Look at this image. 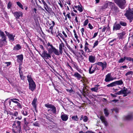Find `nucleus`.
Returning <instances> with one entry per match:
<instances>
[{
  "label": "nucleus",
  "instance_id": "obj_1",
  "mask_svg": "<svg viewBox=\"0 0 133 133\" xmlns=\"http://www.w3.org/2000/svg\"><path fill=\"white\" fill-rule=\"evenodd\" d=\"M47 45L48 46L47 48V50L48 53L50 54H51L52 53H54L57 55H59V53L58 50L54 47L52 44H51L49 43Z\"/></svg>",
  "mask_w": 133,
  "mask_h": 133
},
{
  "label": "nucleus",
  "instance_id": "obj_2",
  "mask_svg": "<svg viewBox=\"0 0 133 133\" xmlns=\"http://www.w3.org/2000/svg\"><path fill=\"white\" fill-rule=\"evenodd\" d=\"M38 52L39 54L41 55V56L43 58H45L46 59H49L51 58V56L50 54L49 53H47L46 51L44 50L43 51L42 53H41V51L39 50H36Z\"/></svg>",
  "mask_w": 133,
  "mask_h": 133
},
{
  "label": "nucleus",
  "instance_id": "obj_3",
  "mask_svg": "<svg viewBox=\"0 0 133 133\" xmlns=\"http://www.w3.org/2000/svg\"><path fill=\"white\" fill-rule=\"evenodd\" d=\"M124 15L130 20H131L133 18V9H129L127 10Z\"/></svg>",
  "mask_w": 133,
  "mask_h": 133
},
{
  "label": "nucleus",
  "instance_id": "obj_4",
  "mask_svg": "<svg viewBox=\"0 0 133 133\" xmlns=\"http://www.w3.org/2000/svg\"><path fill=\"white\" fill-rule=\"evenodd\" d=\"M115 3L122 9H124L125 6L126 1L125 0H117Z\"/></svg>",
  "mask_w": 133,
  "mask_h": 133
},
{
  "label": "nucleus",
  "instance_id": "obj_5",
  "mask_svg": "<svg viewBox=\"0 0 133 133\" xmlns=\"http://www.w3.org/2000/svg\"><path fill=\"white\" fill-rule=\"evenodd\" d=\"M123 84V82L122 80L116 81L113 82L107 85V87H112L117 85H121Z\"/></svg>",
  "mask_w": 133,
  "mask_h": 133
},
{
  "label": "nucleus",
  "instance_id": "obj_6",
  "mask_svg": "<svg viewBox=\"0 0 133 133\" xmlns=\"http://www.w3.org/2000/svg\"><path fill=\"white\" fill-rule=\"evenodd\" d=\"M99 70V69L98 66L95 64H92L91 66L89 68V73L90 74H92Z\"/></svg>",
  "mask_w": 133,
  "mask_h": 133
},
{
  "label": "nucleus",
  "instance_id": "obj_7",
  "mask_svg": "<svg viewBox=\"0 0 133 133\" xmlns=\"http://www.w3.org/2000/svg\"><path fill=\"white\" fill-rule=\"evenodd\" d=\"M115 79L111 75V73H109L105 76V81L106 82L112 81Z\"/></svg>",
  "mask_w": 133,
  "mask_h": 133
},
{
  "label": "nucleus",
  "instance_id": "obj_8",
  "mask_svg": "<svg viewBox=\"0 0 133 133\" xmlns=\"http://www.w3.org/2000/svg\"><path fill=\"white\" fill-rule=\"evenodd\" d=\"M5 32L8 36V37L9 39V40L11 42H12L14 41L15 39V35L12 34H10L8 32H7L6 31H5Z\"/></svg>",
  "mask_w": 133,
  "mask_h": 133
},
{
  "label": "nucleus",
  "instance_id": "obj_9",
  "mask_svg": "<svg viewBox=\"0 0 133 133\" xmlns=\"http://www.w3.org/2000/svg\"><path fill=\"white\" fill-rule=\"evenodd\" d=\"M13 14L17 20L19 19L20 17H22L23 16V13L21 11L16 12Z\"/></svg>",
  "mask_w": 133,
  "mask_h": 133
},
{
  "label": "nucleus",
  "instance_id": "obj_10",
  "mask_svg": "<svg viewBox=\"0 0 133 133\" xmlns=\"http://www.w3.org/2000/svg\"><path fill=\"white\" fill-rule=\"evenodd\" d=\"M29 88L32 91H34L36 87V84L34 81L29 82Z\"/></svg>",
  "mask_w": 133,
  "mask_h": 133
},
{
  "label": "nucleus",
  "instance_id": "obj_11",
  "mask_svg": "<svg viewBox=\"0 0 133 133\" xmlns=\"http://www.w3.org/2000/svg\"><path fill=\"white\" fill-rule=\"evenodd\" d=\"M45 106L47 108L51 109V110L55 114L56 113V108L54 105L51 104H45Z\"/></svg>",
  "mask_w": 133,
  "mask_h": 133
},
{
  "label": "nucleus",
  "instance_id": "obj_12",
  "mask_svg": "<svg viewBox=\"0 0 133 133\" xmlns=\"http://www.w3.org/2000/svg\"><path fill=\"white\" fill-rule=\"evenodd\" d=\"M98 65L101 66L102 67V70H103L104 69L106 68L107 67V63L105 61L102 62H98L97 63Z\"/></svg>",
  "mask_w": 133,
  "mask_h": 133
},
{
  "label": "nucleus",
  "instance_id": "obj_13",
  "mask_svg": "<svg viewBox=\"0 0 133 133\" xmlns=\"http://www.w3.org/2000/svg\"><path fill=\"white\" fill-rule=\"evenodd\" d=\"M121 28V26L119 23H117V22L115 23L113 27V30L116 31L119 30Z\"/></svg>",
  "mask_w": 133,
  "mask_h": 133
},
{
  "label": "nucleus",
  "instance_id": "obj_14",
  "mask_svg": "<svg viewBox=\"0 0 133 133\" xmlns=\"http://www.w3.org/2000/svg\"><path fill=\"white\" fill-rule=\"evenodd\" d=\"M124 89L123 90H121L122 94H123V96L125 97L127 95L129 94L130 92V91H128L127 88H125V87H124L123 89Z\"/></svg>",
  "mask_w": 133,
  "mask_h": 133
},
{
  "label": "nucleus",
  "instance_id": "obj_15",
  "mask_svg": "<svg viewBox=\"0 0 133 133\" xmlns=\"http://www.w3.org/2000/svg\"><path fill=\"white\" fill-rule=\"evenodd\" d=\"M17 61L18 63H22L23 59V55L22 54H21L16 56Z\"/></svg>",
  "mask_w": 133,
  "mask_h": 133
},
{
  "label": "nucleus",
  "instance_id": "obj_16",
  "mask_svg": "<svg viewBox=\"0 0 133 133\" xmlns=\"http://www.w3.org/2000/svg\"><path fill=\"white\" fill-rule=\"evenodd\" d=\"M19 101L18 99L16 98H14L11 99L10 100L8 101V102L9 103V105L11 107L12 106L11 105V102H12L17 104L18 102V101Z\"/></svg>",
  "mask_w": 133,
  "mask_h": 133
},
{
  "label": "nucleus",
  "instance_id": "obj_17",
  "mask_svg": "<svg viewBox=\"0 0 133 133\" xmlns=\"http://www.w3.org/2000/svg\"><path fill=\"white\" fill-rule=\"evenodd\" d=\"M111 11L114 14H116L119 11L117 7L114 5H112L111 9Z\"/></svg>",
  "mask_w": 133,
  "mask_h": 133
},
{
  "label": "nucleus",
  "instance_id": "obj_18",
  "mask_svg": "<svg viewBox=\"0 0 133 133\" xmlns=\"http://www.w3.org/2000/svg\"><path fill=\"white\" fill-rule=\"evenodd\" d=\"M88 59L90 62L91 63H94L96 61L95 57L94 56H89Z\"/></svg>",
  "mask_w": 133,
  "mask_h": 133
},
{
  "label": "nucleus",
  "instance_id": "obj_19",
  "mask_svg": "<svg viewBox=\"0 0 133 133\" xmlns=\"http://www.w3.org/2000/svg\"><path fill=\"white\" fill-rule=\"evenodd\" d=\"M61 117L63 121H66L68 119V117L66 114L62 112L61 114Z\"/></svg>",
  "mask_w": 133,
  "mask_h": 133
},
{
  "label": "nucleus",
  "instance_id": "obj_20",
  "mask_svg": "<svg viewBox=\"0 0 133 133\" xmlns=\"http://www.w3.org/2000/svg\"><path fill=\"white\" fill-rule=\"evenodd\" d=\"M22 46L19 44H17L13 48V50L16 51L19 50L22 48Z\"/></svg>",
  "mask_w": 133,
  "mask_h": 133
},
{
  "label": "nucleus",
  "instance_id": "obj_21",
  "mask_svg": "<svg viewBox=\"0 0 133 133\" xmlns=\"http://www.w3.org/2000/svg\"><path fill=\"white\" fill-rule=\"evenodd\" d=\"M126 33L125 31H123L121 33H118V37L119 39H122L124 38V36L125 35Z\"/></svg>",
  "mask_w": 133,
  "mask_h": 133
},
{
  "label": "nucleus",
  "instance_id": "obj_22",
  "mask_svg": "<svg viewBox=\"0 0 133 133\" xmlns=\"http://www.w3.org/2000/svg\"><path fill=\"white\" fill-rule=\"evenodd\" d=\"M0 35L2 37V41H6V37L4 32L0 30Z\"/></svg>",
  "mask_w": 133,
  "mask_h": 133
},
{
  "label": "nucleus",
  "instance_id": "obj_23",
  "mask_svg": "<svg viewBox=\"0 0 133 133\" xmlns=\"http://www.w3.org/2000/svg\"><path fill=\"white\" fill-rule=\"evenodd\" d=\"M89 45L88 44L86 41L85 44L84 49L85 51L87 52H89L91 51L88 48Z\"/></svg>",
  "mask_w": 133,
  "mask_h": 133
},
{
  "label": "nucleus",
  "instance_id": "obj_24",
  "mask_svg": "<svg viewBox=\"0 0 133 133\" xmlns=\"http://www.w3.org/2000/svg\"><path fill=\"white\" fill-rule=\"evenodd\" d=\"M73 75L78 80H80L82 77L81 75L77 72H75Z\"/></svg>",
  "mask_w": 133,
  "mask_h": 133
},
{
  "label": "nucleus",
  "instance_id": "obj_25",
  "mask_svg": "<svg viewBox=\"0 0 133 133\" xmlns=\"http://www.w3.org/2000/svg\"><path fill=\"white\" fill-rule=\"evenodd\" d=\"M133 71H129L125 74V76H127V78L129 79L131 78L132 76L130 75H133Z\"/></svg>",
  "mask_w": 133,
  "mask_h": 133
},
{
  "label": "nucleus",
  "instance_id": "obj_26",
  "mask_svg": "<svg viewBox=\"0 0 133 133\" xmlns=\"http://www.w3.org/2000/svg\"><path fill=\"white\" fill-rule=\"evenodd\" d=\"M32 73H29L27 76V80L28 82L34 81L32 77Z\"/></svg>",
  "mask_w": 133,
  "mask_h": 133
},
{
  "label": "nucleus",
  "instance_id": "obj_27",
  "mask_svg": "<svg viewBox=\"0 0 133 133\" xmlns=\"http://www.w3.org/2000/svg\"><path fill=\"white\" fill-rule=\"evenodd\" d=\"M64 46V44L62 43L59 44V54H62L63 53V48Z\"/></svg>",
  "mask_w": 133,
  "mask_h": 133
},
{
  "label": "nucleus",
  "instance_id": "obj_28",
  "mask_svg": "<svg viewBox=\"0 0 133 133\" xmlns=\"http://www.w3.org/2000/svg\"><path fill=\"white\" fill-rule=\"evenodd\" d=\"M100 119L102 122L104 124L105 126H107V122L106 120L104 117L103 116H101L100 117Z\"/></svg>",
  "mask_w": 133,
  "mask_h": 133
},
{
  "label": "nucleus",
  "instance_id": "obj_29",
  "mask_svg": "<svg viewBox=\"0 0 133 133\" xmlns=\"http://www.w3.org/2000/svg\"><path fill=\"white\" fill-rule=\"evenodd\" d=\"M99 86V85H96L95 86V87L94 88H92L91 89V90L92 91H94L95 92H97L98 88V87Z\"/></svg>",
  "mask_w": 133,
  "mask_h": 133
},
{
  "label": "nucleus",
  "instance_id": "obj_30",
  "mask_svg": "<svg viewBox=\"0 0 133 133\" xmlns=\"http://www.w3.org/2000/svg\"><path fill=\"white\" fill-rule=\"evenodd\" d=\"M22 114L24 116H26L28 114V110L27 109L22 110L21 111Z\"/></svg>",
  "mask_w": 133,
  "mask_h": 133
},
{
  "label": "nucleus",
  "instance_id": "obj_31",
  "mask_svg": "<svg viewBox=\"0 0 133 133\" xmlns=\"http://www.w3.org/2000/svg\"><path fill=\"white\" fill-rule=\"evenodd\" d=\"M37 102V99L36 98H35L33 100L32 103V105L35 108H36V103Z\"/></svg>",
  "mask_w": 133,
  "mask_h": 133
},
{
  "label": "nucleus",
  "instance_id": "obj_32",
  "mask_svg": "<svg viewBox=\"0 0 133 133\" xmlns=\"http://www.w3.org/2000/svg\"><path fill=\"white\" fill-rule=\"evenodd\" d=\"M116 40V39L115 38L110 41L109 42V44L111 46H112L115 43Z\"/></svg>",
  "mask_w": 133,
  "mask_h": 133
},
{
  "label": "nucleus",
  "instance_id": "obj_33",
  "mask_svg": "<svg viewBox=\"0 0 133 133\" xmlns=\"http://www.w3.org/2000/svg\"><path fill=\"white\" fill-rule=\"evenodd\" d=\"M119 24H120L121 26V25L124 26H126L127 25V24L124 21H120L119 22Z\"/></svg>",
  "mask_w": 133,
  "mask_h": 133
},
{
  "label": "nucleus",
  "instance_id": "obj_34",
  "mask_svg": "<svg viewBox=\"0 0 133 133\" xmlns=\"http://www.w3.org/2000/svg\"><path fill=\"white\" fill-rule=\"evenodd\" d=\"M83 59V58L82 55L81 56H78L77 57V60L78 62L79 63H80V62H82Z\"/></svg>",
  "mask_w": 133,
  "mask_h": 133
},
{
  "label": "nucleus",
  "instance_id": "obj_35",
  "mask_svg": "<svg viewBox=\"0 0 133 133\" xmlns=\"http://www.w3.org/2000/svg\"><path fill=\"white\" fill-rule=\"evenodd\" d=\"M132 114L129 115L125 117V119L126 120H129L131 119L132 118Z\"/></svg>",
  "mask_w": 133,
  "mask_h": 133
},
{
  "label": "nucleus",
  "instance_id": "obj_36",
  "mask_svg": "<svg viewBox=\"0 0 133 133\" xmlns=\"http://www.w3.org/2000/svg\"><path fill=\"white\" fill-rule=\"evenodd\" d=\"M104 114L106 116H108L109 114L108 110L106 108L104 109Z\"/></svg>",
  "mask_w": 133,
  "mask_h": 133
},
{
  "label": "nucleus",
  "instance_id": "obj_37",
  "mask_svg": "<svg viewBox=\"0 0 133 133\" xmlns=\"http://www.w3.org/2000/svg\"><path fill=\"white\" fill-rule=\"evenodd\" d=\"M42 1L43 4L44 6V9H45L47 11H48L46 7L48 8V6L47 5V4H46V3H45V2L44 1V0H41Z\"/></svg>",
  "mask_w": 133,
  "mask_h": 133
},
{
  "label": "nucleus",
  "instance_id": "obj_38",
  "mask_svg": "<svg viewBox=\"0 0 133 133\" xmlns=\"http://www.w3.org/2000/svg\"><path fill=\"white\" fill-rule=\"evenodd\" d=\"M16 4L17 5H18V6L20 8H21L22 9H23L24 8H23V5L20 2H17Z\"/></svg>",
  "mask_w": 133,
  "mask_h": 133
},
{
  "label": "nucleus",
  "instance_id": "obj_39",
  "mask_svg": "<svg viewBox=\"0 0 133 133\" xmlns=\"http://www.w3.org/2000/svg\"><path fill=\"white\" fill-rule=\"evenodd\" d=\"M58 36H59L61 38L64 42H65V41H66V39H65L63 37L61 33H59L58 35H57L56 37H58Z\"/></svg>",
  "mask_w": 133,
  "mask_h": 133
},
{
  "label": "nucleus",
  "instance_id": "obj_40",
  "mask_svg": "<svg viewBox=\"0 0 133 133\" xmlns=\"http://www.w3.org/2000/svg\"><path fill=\"white\" fill-rule=\"evenodd\" d=\"M16 124H17V127H18L19 129L21 128V122L19 121H16Z\"/></svg>",
  "mask_w": 133,
  "mask_h": 133
},
{
  "label": "nucleus",
  "instance_id": "obj_41",
  "mask_svg": "<svg viewBox=\"0 0 133 133\" xmlns=\"http://www.w3.org/2000/svg\"><path fill=\"white\" fill-rule=\"evenodd\" d=\"M125 60V56L123 58H121L118 61V62L119 63H122L124 62V61Z\"/></svg>",
  "mask_w": 133,
  "mask_h": 133
},
{
  "label": "nucleus",
  "instance_id": "obj_42",
  "mask_svg": "<svg viewBox=\"0 0 133 133\" xmlns=\"http://www.w3.org/2000/svg\"><path fill=\"white\" fill-rule=\"evenodd\" d=\"M49 23V25L51 26L52 27H53L55 25V23L54 21H51L49 23Z\"/></svg>",
  "mask_w": 133,
  "mask_h": 133
},
{
  "label": "nucleus",
  "instance_id": "obj_43",
  "mask_svg": "<svg viewBox=\"0 0 133 133\" xmlns=\"http://www.w3.org/2000/svg\"><path fill=\"white\" fill-rule=\"evenodd\" d=\"M33 125L35 126L39 127L40 124L39 123V121H37L33 123Z\"/></svg>",
  "mask_w": 133,
  "mask_h": 133
},
{
  "label": "nucleus",
  "instance_id": "obj_44",
  "mask_svg": "<svg viewBox=\"0 0 133 133\" xmlns=\"http://www.w3.org/2000/svg\"><path fill=\"white\" fill-rule=\"evenodd\" d=\"M72 119L74 121H77L78 119V118L77 116H73L72 117Z\"/></svg>",
  "mask_w": 133,
  "mask_h": 133
},
{
  "label": "nucleus",
  "instance_id": "obj_45",
  "mask_svg": "<svg viewBox=\"0 0 133 133\" xmlns=\"http://www.w3.org/2000/svg\"><path fill=\"white\" fill-rule=\"evenodd\" d=\"M10 115L15 116H17L18 115V112L17 111H15L14 113L11 112Z\"/></svg>",
  "mask_w": 133,
  "mask_h": 133
},
{
  "label": "nucleus",
  "instance_id": "obj_46",
  "mask_svg": "<svg viewBox=\"0 0 133 133\" xmlns=\"http://www.w3.org/2000/svg\"><path fill=\"white\" fill-rule=\"evenodd\" d=\"M64 42H65V44H66V46L68 47V48L70 50H72V48L70 47V46H69L68 44V43H67V42L66 41H66H65Z\"/></svg>",
  "mask_w": 133,
  "mask_h": 133
},
{
  "label": "nucleus",
  "instance_id": "obj_47",
  "mask_svg": "<svg viewBox=\"0 0 133 133\" xmlns=\"http://www.w3.org/2000/svg\"><path fill=\"white\" fill-rule=\"evenodd\" d=\"M19 76L21 79L24 80V79L25 76H23L22 73H19Z\"/></svg>",
  "mask_w": 133,
  "mask_h": 133
},
{
  "label": "nucleus",
  "instance_id": "obj_48",
  "mask_svg": "<svg viewBox=\"0 0 133 133\" xmlns=\"http://www.w3.org/2000/svg\"><path fill=\"white\" fill-rule=\"evenodd\" d=\"M125 60L126 59L127 61H131L132 58H131L130 57H126L125 56Z\"/></svg>",
  "mask_w": 133,
  "mask_h": 133
},
{
  "label": "nucleus",
  "instance_id": "obj_49",
  "mask_svg": "<svg viewBox=\"0 0 133 133\" xmlns=\"http://www.w3.org/2000/svg\"><path fill=\"white\" fill-rule=\"evenodd\" d=\"M83 121L84 122H86L88 120V118L86 116H84L83 118Z\"/></svg>",
  "mask_w": 133,
  "mask_h": 133
},
{
  "label": "nucleus",
  "instance_id": "obj_50",
  "mask_svg": "<svg viewBox=\"0 0 133 133\" xmlns=\"http://www.w3.org/2000/svg\"><path fill=\"white\" fill-rule=\"evenodd\" d=\"M17 104V106L18 107V108H19L20 109L22 108V106L21 104L19 102H18L16 104Z\"/></svg>",
  "mask_w": 133,
  "mask_h": 133
},
{
  "label": "nucleus",
  "instance_id": "obj_51",
  "mask_svg": "<svg viewBox=\"0 0 133 133\" xmlns=\"http://www.w3.org/2000/svg\"><path fill=\"white\" fill-rule=\"evenodd\" d=\"M89 21L88 19L86 20L84 22L83 25L84 26H85L87 25Z\"/></svg>",
  "mask_w": 133,
  "mask_h": 133
},
{
  "label": "nucleus",
  "instance_id": "obj_52",
  "mask_svg": "<svg viewBox=\"0 0 133 133\" xmlns=\"http://www.w3.org/2000/svg\"><path fill=\"white\" fill-rule=\"evenodd\" d=\"M78 10L80 12H82L83 10L81 7L79 5H78Z\"/></svg>",
  "mask_w": 133,
  "mask_h": 133
},
{
  "label": "nucleus",
  "instance_id": "obj_53",
  "mask_svg": "<svg viewBox=\"0 0 133 133\" xmlns=\"http://www.w3.org/2000/svg\"><path fill=\"white\" fill-rule=\"evenodd\" d=\"M98 41H96V42L94 43V46L93 47V48H95L98 45Z\"/></svg>",
  "mask_w": 133,
  "mask_h": 133
},
{
  "label": "nucleus",
  "instance_id": "obj_54",
  "mask_svg": "<svg viewBox=\"0 0 133 133\" xmlns=\"http://www.w3.org/2000/svg\"><path fill=\"white\" fill-rule=\"evenodd\" d=\"M76 69L81 74H83V71L81 69L79 68H77Z\"/></svg>",
  "mask_w": 133,
  "mask_h": 133
},
{
  "label": "nucleus",
  "instance_id": "obj_55",
  "mask_svg": "<svg viewBox=\"0 0 133 133\" xmlns=\"http://www.w3.org/2000/svg\"><path fill=\"white\" fill-rule=\"evenodd\" d=\"M112 111H114L116 113H117L118 112V108H115L111 110Z\"/></svg>",
  "mask_w": 133,
  "mask_h": 133
},
{
  "label": "nucleus",
  "instance_id": "obj_56",
  "mask_svg": "<svg viewBox=\"0 0 133 133\" xmlns=\"http://www.w3.org/2000/svg\"><path fill=\"white\" fill-rule=\"evenodd\" d=\"M16 121H15L14 122L13 125H12V127L13 128H17V126H16Z\"/></svg>",
  "mask_w": 133,
  "mask_h": 133
},
{
  "label": "nucleus",
  "instance_id": "obj_57",
  "mask_svg": "<svg viewBox=\"0 0 133 133\" xmlns=\"http://www.w3.org/2000/svg\"><path fill=\"white\" fill-rule=\"evenodd\" d=\"M4 112L5 114H6L7 115L10 114L11 112L9 111L6 110H4Z\"/></svg>",
  "mask_w": 133,
  "mask_h": 133
},
{
  "label": "nucleus",
  "instance_id": "obj_58",
  "mask_svg": "<svg viewBox=\"0 0 133 133\" xmlns=\"http://www.w3.org/2000/svg\"><path fill=\"white\" fill-rule=\"evenodd\" d=\"M24 125L26 126L29 124V123L26 121L25 118H24Z\"/></svg>",
  "mask_w": 133,
  "mask_h": 133
},
{
  "label": "nucleus",
  "instance_id": "obj_59",
  "mask_svg": "<svg viewBox=\"0 0 133 133\" xmlns=\"http://www.w3.org/2000/svg\"><path fill=\"white\" fill-rule=\"evenodd\" d=\"M127 68V66L126 65L122 66H121L120 67L121 69L122 70H123L124 69H126Z\"/></svg>",
  "mask_w": 133,
  "mask_h": 133
},
{
  "label": "nucleus",
  "instance_id": "obj_60",
  "mask_svg": "<svg viewBox=\"0 0 133 133\" xmlns=\"http://www.w3.org/2000/svg\"><path fill=\"white\" fill-rule=\"evenodd\" d=\"M39 48L41 49V50H42L43 51H44V50H45L44 49L42 45H40Z\"/></svg>",
  "mask_w": 133,
  "mask_h": 133
},
{
  "label": "nucleus",
  "instance_id": "obj_61",
  "mask_svg": "<svg viewBox=\"0 0 133 133\" xmlns=\"http://www.w3.org/2000/svg\"><path fill=\"white\" fill-rule=\"evenodd\" d=\"M122 90H121L120 91H119L117 92L115 94V95H120L122 94Z\"/></svg>",
  "mask_w": 133,
  "mask_h": 133
},
{
  "label": "nucleus",
  "instance_id": "obj_62",
  "mask_svg": "<svg viewBox=\"0 0 133 133\" xmlns=\"http://www.w3.org/2000/svg\"><path fill=\"white\" fill-rule=\"evenodd\" d=\"M107 26H104L102 29V32H104L105 31L106 29H107Z\"/></svg>",
  "mask_w": 133,
  "mask_h": 133
},
{
  "label": "nucleus",
  "instance_id": "obj_63",
  "mask_svg": "<svg viewBox=\"0 0 133 133\" xmlns=\"http://www.w3.org/2000/svg\"><path fill=\"white\" fill-rule=\"evenodd\" d=\"M70 13L69 12H68V14H67L66 15V16H67V17L68 18H69V19H71V16H70Z\"/></svg>",
  "mask_w": 133,
  "mask_h": 133
},
{
  "label": "nucleus",
  "instance_id": "obj_64",
  "mask_svg": "<svg viewBox=\"0 0 133 133\" xmlns=\"http://www.w3.org/2000/svg\"><path fill=\"white\" fill-rule=\"evenodd\" d=\"M88 26H89V28L90 29H93V28L92 26L90 23L88 24Z\"/></svg>",
  "mask_w": 133,
  "mask_h": 133
}]
</instances>
